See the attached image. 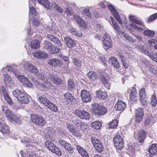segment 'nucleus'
Wrapping results in <instances>:
<instances>
[{
    "instance_id": "f257e3e1",
    "label": "nucleus",
    "mask_w": 157,
    "mask_h": 157,
    "mask_svg": "<svg viewBox=\"0 0 157 157\" xmlns=\"http://www.w3.org/2000/svg\"><path fill=\"white\" fill-rule=\"evenodd\" d=\"M43 79L44 85H43V87H41V90L43 91H46L47 90L48 87L50 86L49 85L51 84V82L56 85H60L63 83V81L54 74H50L48 79L46 78H43Z\"/></svg>"
},
{
    "instance_id": "f03ea898",
    "label": "nucleus",
    "mask_w": 157,
    "mask_h": 157,
    "mask_svg": "<svg viewBox=\"0 0 157 157\" xmlns=\"http://www.w3.org/2000/svg\"><path fill=\"white\" fill-rule=\"evenodd\" d=\"M91 109L93 113L98 116L104 115L107 112L105 107L96 103L91 104Z\"/></svg>"
},
{
    "instance_id": "7ed1b4c3",
    "label": "nucleus",
    "mask_w": 157,
    "mask_h": 157,
    "mask_svg": "<svg viewBox=\"0 0 157 157\" xmlns=\"http://www.w3.org/2000/svg\"><path fill=\"white\" fill-rule=\"evenodd\" d=\"M45 144L46 146L52 152L59 156L61 155L62 153L60 150L53 143L49 141H47L45 142Z\"/></svg>"
},
{
    "instance_id": "20e7f679",
    "label": "nucleus",
    "mask_w": 157,
    "mask_h": 157,
    "mask_svg": "<svg viewBox=\"0 0 157 157\" xmlns=\"http://www.w3.org/2000/svg\"><path fill=\"white\" fill-rule=\"evenodd\" d=\"M24 70L34 74H36L38 72L37 67L33 66L32 64L28 62L24 63L22 65Z\"/></svg>"
},
{
    "instance_id": "39448f33",
    "label": "nucleus",
    "mask_w": 157,
    "mask_h": 157,
    "mask_svg": "<svg viewBox=\"0 0 157 157\" xmlns=\"http://www.w3.org/2000/svg\"><path fill=\"white\" fill-rule=\"evenodd\" d=\"M91 141L96 150L99 152H101L103 150L104 147L100 140L95 137H92Z\"/></svg>"
},
{
    "instance_id": "423d86ee",
    "label": "nucleus",
    "mask_w": 157,
    "mask_h": 157,
    "mask_svg": "<svg viewBox=\"0 0 157 157\" xmlns=\"http://www.w3.org/2000/svg\"><path fill=\"white\" fill-rule=\"evenodd\" d=\"M37 13L35 10V8L33 7H31L29 9V17H31V15L32 16L33 18L32 20L33 21V24L36 26H38L39 25V21L37 17Z\"/></svg>"
},
{
    "instance_id": "0eeeda50",
    "label": "nucleus",
    "mask_w": 157,
    "mask_h": 157,
    "mask_svg": "<svg viewBox=\"0 0 157 157\" xmlns=\"http://www.w3.org/2000/svg\"><path fill=\"white\" fill-rule=\"evenodd\" d=\"M81 97L82 101L84 103L91 101L92 99V94L89 91L85 90H82Z\"/></svg>"
},
{
    "instance_id": "6e6552de",
    "label": "nucleus",
    "mask_w": 157,
    "mask_h": 157,
    "mask_svg": "<svg viewBox=\"0 0 157 157\" xmlns=\"http://www.w3.org/2000/svg\"><path fill=\"white\" fill-rule=\"evenodd\" d=\"M74 113L76 116L82 119L88 120L90 117V113L84 110L76 109Z\"/></svg>"
},
{
    "instance_id": "1a4fd4ad",
    "label": "nucleus",
    "mask_w": 157,
    "mask_h": 157,
    "mask_svg": "<svg viewBox=\"0 0 157 157\" xmlns=\"http://www.w3.org/2000/svg\"><path fill=\"white\" fill-rule=\"evenodd\" d=\"M107 6L119 24H122V21L120 18L117 11L116 10L114 7L110 3H109V4H107Z\"/></svg>"
},
{
    "instance_id": "9d476101",
    "label": "nucleus",
    "mask_w": 157,
    "mask_h": 157,
    "mask_svg": "<svg viewBox=\"0 0 157 157\" xmlns=\"http://www.w3.org/2000/svg\"><path fill=\"white\" fill-rule=\"evenodd\" d=\"M114 145L117 150H120L123 146V139L119 135H117L113 138Z\"/></svg>"
},
{
    "instance_id": "9b49d317",
    "label": "nucleus",
    "mask_w": 157,
    "mask_h": 157,
    "mask_svg": "<svg viewBox=\"0 0 157 157\" xmlns=\"http://www.w3.org/2000/svg\"><path fill=\"white\" fill-rule=\"evenodd\" d=\"M103 39V42L104 48L105 49L111 48L112 45V41L109 36L107 33L104 34Z\"/></svg>"
},
{
    "instance_id": "f8f14e48",
    "label": "nucleus",
    "mask_w": 157,
    "mask_h": 157,
    "mask_svg": "<svg viewBox=\"0 0 157 157\" xmlns=\"http://www.w3.org/2000/svg\"><path fill=\"white\" fill-rule=\"evenodd\" d=\"M0 131L5 134L9 133L10 131L9 127L3 120V118L0 117Z\"/></svg>"
},
{
    "instance_id": "ddd939ff",
    "label": "nucleus",
    "mask_w": 157,
    "mask_h": 157,
    "mask_svg": "<svg viewBox=\"0 0 157 157\" xmlns=\"http://www.w3.org/2000/svg\"><path fill=\"white\" fill-rule=\"evenodd\" d=\"M74 19L82 27L85 29L87 27V25L85 21L82 19L81 17L78 15L76 14H74Z\"/></svg>"
},
{
    "instance_id": "4468645a",
    "label": "nucleus",
    "mask_w": 157,
    "mask_h": 157,
    "mask_svg": "<svg viewBox=\"0 0 157 157\" xmlns=\"http://www.w3.org/2000/svg\"><path fill=\"white\" fill-rule=\"evenodd\" d=\"M100 78L105 86L109 89L110 84L109 83V76L105 72L103 73L101 75Z\"/></svg>"
},
{
    "instance_id": "2eb2a0df",
    "label": "nucleus",
    "mask_w": 157,
    "mask_h": 157,
    "mask_svg": "<svg viewBox=\"0 0 157 157\" xmlns=\"http://www.w3.org/2000/svg\"><path fill=\"white\" fill-rule=\"evenodd\" d=\"M144 114L142 108H139L136 110V122H140L142 121Z\"/></svg>"
},
{
    "instance_id": "dca6fc26",
    "label": "nucleus",
    "mask_w": 157,
    "mask_h": 157,
    "mask_svg": "<svg viewBox=\"0 0 157 157\" xmlns=\"http://www.w3.org/2000/svg\"><path fill=\"white\" fill-rule=\"evenodd\" d=\"M74 5L72 4H66L63 6L64 13L67 16H71L73 13Z\"/></svg>"
},
{
    "instance_id": "f3484780",
    "label": "nucleus",
    "mask_w": 157,
    "mask_h": 157,
    "mask_svg": "<svg viewBox=\"0 0 157 157\" xmlns=\"http://www.w3.org/2000/svg\"><path fill=\"white\" fill-rule=\"evenodd\" d=\"M4 81L6 85L10 88H13L14 86L13 81L11 80L10 77L7 74H4L3 76Z\"/></svg>"
},
{
    "instance_id": "a211bd4d",
    "label": "nucleus",
    "mask_w": 157,
    "mask_h": 157,
    "mask_svg": "<svg viewBox=\"0 0 157 157\" xmlns=\"http://www.w3.org/2000/svg\"><path fill=\"white\" fill-rule=\"evenodd\" d=\"M2 92L4 97V98L7 102L10 105L13 104V101L8 94L4 86H2L1 88Z\"/></svg>"
},
{
    "instance_id": "6ab92c4d",
    "label": "nucleus",
    "mask_w": 157,
    "mask_h": 157,
    "mask_svg": "<svg viewBox=\"0 0 157 157\" xmlns=\"http://www.w3.org/2000/svg\"><path fill=\"white\" fill-rule=\"evenodd\" d=\"M64 41L66 45L69 48H72L76 46L75 43L73 40L68 36L64 38Z\"/></svg>"
},
{
    "instance_id": "aec40b11",
    "label": "nucleus",
    "mask_w": 157,
    "mask_h": 157,
    "mask_svg": "<svg viewBox=\"0 0 157 157\" xmlns=\"http://www.w3.org/2000/svg\"><path fill=\"white\" fill-rule=\"evenodd\" d=\"M11 71H12L13 74L18 79L20 82L22 84L26 78L23 75H20V71L18 70H16V69L13 70L12 69L11 70Z\"/></svg>"
},
{
    "instance_id": "412c9836",
    "label": "nucleus",
    "mask_w": 157,
    "mask_h": 157,
    "mask_svg": "<svg viewBox=\"0 0 157 157\" xmlns=\"http://www.w3.org/2000/svg\"><path fill=\"white\" fill-rule=\"evenodd\" d=\"M47 37L51 41L56 44L60 48L62 47V44L60 40L56 36L52 34H49L48 35Z\"/></svg>"
},
{
    "instance_id": "4be33fe9",
    "label": "nucleus",
    "mask_w": 157,
    "mask_h": 157,
    "mask_svg": "<svg viewBox=\"0 0 157 157\" xmlns=\"http://www.w3.org/2000/svg\"><path fill=\"white\" fill-rule=\"evenodd\" d=\"M146 134V132L144 130H141L138 132V139L140 143H142L143 142Z\"/></svg>"
},
{
    "instance_id": "5701e85b",
    "label": "nucleus",
    "mask_w": 157,
    "mask_h": 157,
    "mask_svg": "<svg viewBox=\"0 0 157 157\" xmlns=\"http://www.w3.org/2000/svg\"><path fill=\"white\" fill-rule=\"evenodd\" d=\"M19 101L23 104H28L29 102V95L25 92H24L21 94V96L18 100Z\"/></svg>"
},
{
    "instance_id": "b1692460",
    "label": "nucleus",
    "mask_w": 157,
    "mask_h": 157,
    "mask_svg": "<svg viewBox=\"0 0 157 157\" xmlns=\"http://www.w3.org/2000/svg\"><path fill=\"white\" fill-rule=\"evenodd\" d=\"M2 110L4 112L6 116L10 121L12 119V117L14 115L10 110L7 109L3 106H2Z\"/></svg>"
},
{
    "instance_id": "393cba45",
    "label": "nucleus",
    "mask_w": 157,
    "mask_h": 157,
    "mask_svg": "<svg viewBox=\"0 0 157 157\" xmlns=\"http://www.w3.org/2000/svg\"><path fill=\"white\" fill-rule=\"evenodd\" d=\"M109 63L110 64L114 67L119 68L120 66L117 59L114 57H112L109 59Z\"/></svg>"
},
{
    "instance_id": "a878e982",
    "label": "nucleus",
    "mask_w": 157,
    "mask_h": 157,
    "mask_svg": "<svg viewBox=\"0 0 157 157\" xmlns=\"http://www.w3.org/2000/svg\"><path fill=\"white\" fill-rule=\"evenodd\" d=\"M96 97L99 99L105 100L107 98V94L105 92L98 90L96 91Z\"/></svg>"
},
{
    "instance_id": "bb28decb",
    "label": "nucleus",
    "mask_w": 157,
    "mask_h": 157,
    "mask_svg": "<svg viewBox=\"0 0 157 157\" xmlns=\"http://www.w3.org/2000/svg\"><path fill=\"white\" fill-rule=\"evenodd\" d=\"M129 20L132 22L140 25H144V23L139 19L138 18L133 15H130L129 16Z\"/></svg>"
},
{
    "instance_id": "cd10ccee",
    "label": "nucleus",
    "mask_w": 157,
    "mask_h": 157,
    "mask_svg": "<svg viewBox=\"0 0 157 157\" xmlns=\"http://www.w3.org/2000/svg\"><path fill=\"white\" fill-rule=\"evenodd\" d=\"M115 107L117 110L122 111L126 107V104L121 101H119L117 103Z\"/></svg>"
},
{
    "instance_id": "c85d7f7f",
    "label": "nucleus",
    "mask_w": 157,
    "mask_h": 157,
    "mask_svg": "<svg viewBox=\"0 0 157 157\" xmlns=\"http://www.w3.org/2000/svg\"><path fill=\"white\" fill-rule=\"evenodd\" d=\"M77 150L78 152L83 157H89L88 154L86 151L82 147L78 145H76Z\"/></svg>"
},
{
    "instance_id": "c756f323",
    "label": "nucleus",
    "mask_w": 157,
    "mask_h": 157,
    "mask_svg": "<svg viewBox=\"0 0 157 157\" xmlns=\"http://www.w3.org/2000/svg\"><path fill=\"white\" fill-rule=\"evenodd\" d=\"M148 152L152 155H155L157 154V144H153L149 148Z\"/></svg>"
},
{
    "instance_id": "7c9ffc66",
    "label": "nucleus",
    "mask_w": 157,
    "mask_h": 157,
    "mask_svg": "<svg viewBox=\"0 0 157 157\" xmlns=\"http://www.w3.org/2000/svg\"><path fill=\"white\" fill-rule=\"evenodd\" d=\"M48 63L51 66L56 67L59 65L60 61L59 59L53 58L49 59L48 61Z\"/></svg>"
},
{
    "instance_id": "2f4dec72",
    "label": "nucleus",
    "mask_w": 157,
    "mask_h": 157,
    "mask_svg": "<svg viewBox=\"0 0 157 157\" xmlns=\"http://www.w3.org/2000/svg\"><path fill=\"white\" fill-rule=\"evenodd\" d=\"M74 97L71 93L67 92L64 94V100L68 103L71 102L74 100Z\"/></svg>"
},
{
    "instance_id": "473e14b6",
    "label": "nucleus",
    "mask_w": 157,
    "mask_h": 157,
    "mask_svg": "<svg viewBox=\"0 0 157 157\" xmlns=\"http://www.w3.org/2000/svg\"><path fill=\"white\" fill-rule=\"evenodd\" d=\"M24 92L18 89H16L12 92L13 94L14 97H16L18 100L21 96V94H23Z\"/></svg>"
},
{
    "instance_id": "72a5a7b5",
    "label": "nucleus",
    "mask_w": 157,
    "mask_h": 157,
    "mask_svg": "<svg viewBox=\"0 0 157 157\" xmlns=\"http://www.w3.org/2000/svg\"><path fill=\"white\" fill-rule=\"evenodd\" d=\"M14 121L18 124H20L22 122V119L21 116L19 115H14L12 119L10 121Z\"/></svg>"
},
{
    "instance_id": "f704fd0d",
    "label": "nucleus",
    "mask_w": 157,
    "mask_h": 157,
    "mask_svg": "<svg viewBox=\"0 0 157 157\" xmlns=\"http://www.w3.org/2000/svg\"><path fill=\"white\" fill-rule=\"evenodd\" d=\"M101 123L98 121H95L91 124V126L94 129L98 130L101 127Z\"/></svg>"
},
{
    "instance_id": "c9c22d12",
    "label": "nucleus",
    "mask_w": 157,
    "mask_h": 157,
    "mask_svg": "<svg viewBox=\"0 0 157 157\" xmlns=\"http://www.w3.org/2000/svg\"><path fill=\"white\" fill-rule=\"evenodd\" d=\"M30 46L33 49H37L39 48V42L38 40H33L30 43Z\"/></svg>"
},
{
    "instance_id": "e433bc0d",
    "label": "nucleus",
    "mask_w": 157,
    "mask_h": 157,
    "mask_svg": "<svg viewBox=\"0 0 157 157\" xmlns=\"http://www.w3.org/2000/svg\"><path fill=\"white\" fill-rule=\"evenodd\" d=\"M73 62L76 69L79 70L81 66V61L79 59L75 58L74 59Z\"/></svg>"
},
{
    "instance_id": "4c0bfd02",
    "label": "nucleus",
    "mask_w": 157,
    "mask_h": 157,
    "mask_svg": "<svg viewBox=\"0 0 157 157\" xmlns=\"http://www.w3.org/2000/svg\"><path fill=\"white\" fill-rule=\"evenodd\" d=\"M40 4L46 8L49 9L50 3L48 0H40Z\"/></svg>"
},
{
    "instance_id": "58836bf2",
    "label": "nucleus",
    "mask_w": 157,
    "mask_h": 157,
    "mask_svg": "<svg viewBox=\"0 0 157 157\" xmlns=\"http://www.w3.org/2000/svg\"><path fill=\"white\" fill-rule=\"evenodd\" d=\"M144 34L147 36L150 37H153L155 35L154 32L151 30L147 29L145 30L143 32Z\"/></svg>"
},
{
    "instance_id": "ea45409f",
    "label": "nucleus",
    "mask_w": 157,
    "mask_h": 157,
    "mask_svg": "<svg viewBox=\"0 0 157 157\" xmlns=\"http://www.w3.org/2000/svg\"><path fill=\"white\" fill-rule=\"evenodd\" d=\"M50 102L49 100L43 97H40V103L45 106H47Z\"/></svg>"
},
{
    "instance_id": "a19ab883",
    "label": "nucleus",
    "mask_w": 157,
    "mask_h": 157,
    "mask_svg": "<svg viewBox=\"0 0 157 157\" xmlns=\"http://www.w3.org/2000/svg\"><path fill=\"white\" fill-rule=\"evenodd\" d=\"M149 45L151 46H153L154 48L157 49V40L152 39L148 41Z\"/></svg>"
},
{
    "instance_id": "79ce46f5",
    "label": "nucleus",
    "mask_w": 157,
    "mask_h": 157,
    "mask_svg": "<svg viewBox=\"0 0 157 157\" xmlns=\"http://www.w3.org/2000/svg\"><path fill=\"white\" fill-rule=\"evenodd\" d=\"M31 119L33 122L35 124L39 125V118L38 116L35 115H31Z\"/></svg>"
},
{
    "instance_id": "37998d69",
    "label": "nucleus",
    "mask_w": 157,
    "mask_h": 157,
    "mask_svg": "<svg viewBox=\"0 0 157 157\" xmlns=\"http://www.w3.org/2000/svg\"><path fill=\"white\" fill-rule=\"evenodd\" d=\"M52 43L49 41H45L43 43V48L45 49H50L52 47Z\"/></svg>"
},
{
    "instance_id": "c03bdc74",
    "label": "nucleus",
    "mask_w": 157,
    "mask_h": 157,
    "mask_svg": "<svg viewBox=\"0 0 157 157\" xmlns=\"http://www.w3.org/2000/svg\"><path fill=\"white\" fill-rule=\"evenodd\" d=\"M47 107L49 109L54 112H56L57 110V108L56 106L50 102Z\"/></svg>"
},
{
    "instance_id": "a18cd8bd",
    "label": "nucleus",
    "mask_w": 157,
    "mask_h": 157,
    "mask_svg": "<svg viewBox=\"0 0 157 157\" xmlns=\"http://www.w3.org/2000/svg\"><path fill=\"white\" fill-rule=\"evenodd\" d=\"M64 148L66 150L68 151L69 153H72L74 152V150L71 144L67 142Z\"/></svg>"
},
{
    "instance_id": "49530a36",
    "label": "nucleus",
    "mask_w": 157,
    "mask_h": 157,
    "mask_svg": "<svg viewBox=\"0 0 157 157\" xmlns=\"http://www.w3.org/2000/svg\"><path fill=\"white\" fill-rule=\"evenodd\" d=\"M71 33L75 35H77L79 37H81L82 36V33L81 32H77L76 29L73 28H71L70 30Z\"/></svg>"
},
{
    "instance_id": "de8ad7c7",
    "label": "nucleus",
    "mask_w": 157,
    "mask_h": 157,
    "mask_svg": "<svg viewBox=\"0 0 157 157\" xmlns=\"http://www.w3.org/2000/svg\"><path fill=\"white\" fill-rule=\"evenodd\" d=\"M110 18L111 19V21L113 26V28H114V29L116 30V31L118 32L119 29V26L117 25V23L115 21L113 17H110Z\"/></svg>"
},
{
    "instance_id": "09e8293b",
    "label": "nucleus",
    "mask_w": 157,
    "mask_h": 157,
    "mask_svg": "<svg viewBox=\"0 0 157 157\" xmlns=\"http://www.w3.org/2000/svg\"><path fill=\"white\" fill-rule=\"evenodd\" d=\"M136 93L135 91H131L130 94V100L132 101H136L137 97L136 96Z\"/></svg>"
},
{
    "instance_id": "8fccbe9b",
    "label": "nucleus",
    "mask_w": 157,
    "mask_h": 157,
    "mask_svg": "<svg viewBox=\"0 0 157 157\" xmlns=\"http://www.w3.org/2000/svg\"><path fill=\"white\" fill-rule=\"evenodd\" d=\"M48 75L49 76L48 78H47L48 77L45 76V77H44V75H42V74H41L40 75V83H41V84H40V90H41V87H43V85H44V79L43 78H46L47 79L49 78V75H48Z\"/></svg>"
},
{
    "instance_id": "3c124183",
    "label": "nucleus",
    "mask_w": 157,
    "mask_h": 157,
    "mask_svg": "<svg viewBox=\"0 0 157 157\" xmlns=\"http://www.w3.org/2000/svg\"><path fill=\"white\" fill-rule=\"evenodd\" d=\"M22 84L24 86L29 88H31L33 87V84L27 78L25 79Z\"/></svg>"
},
{
    "instance_id": "603ef678",
    "label": "nucleus",
    "mask_w": 157,
    "mask_h": 157,
    "mask_svg": "<svg viewBox=\"0 0 157 157\" xmlns=\"http://www.w3.org/2000/svg\"><path fill=\"white\" fill-rule=\"evenodd\" d=\"M87 77L90 79L93 80L95 79L96 77V73L94 71H90L87 74Z\"/></svg>"
},
{
    "instance_id": "864d4df0",
    "label": "nucleus",
    "mask_w": 157,
    "mask_h": 157,
    "mask_svg": "<svg viewBox=\"0 0 157 157\" xmlns=\"http://www.w3.org/2000/svg\"><path fill=\"white\" fill-rule=\"evenodd\" d=\"M68 88L71 90L75 88V84L71 79H69L68 81Z\"/></svg>"
},
{
    "instance_id": "5fc2aeb1",
    "label": "nucleus",
    "mask_w": 157,
    "mask_h": 157,
    "mask_svg": "<svg viewBox=\"0 0 157 157\" xmlns=\"http://www.w3.org/2000/svg\"><path fill=\"white\" fill-rule=\"evenodd\" d=\"M157 18V13H155L149 17L147 19V21L148 23H150Z\"/></svg>"
},
{
    "instance_id": "6e6d98bb",
    "label": "nucleus",
    "mask_w": 157,
    "mask_h": 157,
    "mask_svg": "<svg viewBox=\"0 0 157 157\" xmlns=\"http://www.w3.org/2000/svg\"><path fill=\"white\" fill-rule=\"evenodd\" d=\"M151 103L153 106H155L157 105V100L156 99V96L154 94L152 96Z\"/></svg>"
},
{
    "instance_id": "4d7b16f0",
    "label": "nucleus",
    "mask_w": 157,
    "mask_h": 157,
    "mask_svg": "<svg viewBox=\"0 0 157 157\" xmlns=\"http://www.w3.org/2000/svg\"><path fill=\"white\" fill-rule=\"evenodd\" d=\"M109 126L111 128H114L116 127L118 125L117 120H113L112 122H110L109 123Z\"/></svg>"
},
{
    "instance_id": "13d9d810",
    "label": "nucleus",
    "mask_w": 157,
    "mask_h": 157,
    "mask_svg": "<svg viewBox=\"0 0 157 157\" xmlns=\"http://www.w3.org/2000/svg\"><path fill=\"white\" fill-rule=\"evenodd\" d=\"M49 50L50 53L52 54L58 52L59 51V48L53 46V45Z\"/></svg>"
},
{
    "instance_id": "bf43d9fd",
    "label": "nucleus",
    "mask_w": 157,
    "mask_h": 157,
    "mask_svg": "<svg viewBox=\"0 0 157 157\" xmlns=\"http://www.w3.org/2000/svg\"><path fill=\"white\" fill-rule=\"evenodd\" d=\"M82 13L88 18H90L91 17L90 12L88 9L86 8L84 9L82 11Z\"/></svg>"
},
{
    "instance_id": "052dcab7",
    "label": "nucleus",
    "mask_w": 157,
    "mask_h": 157,
    "mask_svg": "<svg viewBox=\"0 0 157 157\" xmlns=\"http://www.w3.org/2000/svg\"><path fill=\"white\" fill-rule=\"evenodd\" d=\"M31 141L30 139H29L28 137H25V140H21V142L24 143V144L26 146H30V144L29 142Z\"/></svg>"
},
{
    "instance_id": "680f3d73",
    "label": "nucleus",
    "mask_w": 157,
    "mask_h": 157,
    "mask_svg": "<svg viewBox=\"0 0 157 157\" xmlns=\"http://www.w3.org/2000/svg\"><path fill=\"white\" fill-rule=\"evenodd\" d=\"M67 128L68 129L70 132H71L73 135L76 136V133L75 129L73 128V126L69 124H67Z\"/></svg>"
},
{
    "instance_id": "e2e57ef3",
    "label": "nucleus",
    "mask_w": 157,
    "mask_h": 157,
    "mask_svg": "<svg viewBox=\"0 0 157 157\" xmlns=\"http://www.w3.org/2000/svg\"><path fill=\"white\" fill-rule=\"evenodd\" d=\"M140 103L142 105L144 106L147 105V104L148 103L147 99V97L143 98H140Z\"/></svg>"
},
{
    "instance_id": "0e129e2a",
    "label": "nucleus",
    "mask_w": 157,
    "mask_h": 157,
    "mask_svg": "<svg viewBox=\"0 0 157 157\" xmlns=\"http://www.w3.org/2000/svg\"><path fill=\"white\" fill-rule=\"evenodd\" d=\"M139 96L140 98H143L146 97L144 88H142L140 90L139 93Z\"/></svg>"
},
{
    "instance_id": "69168bd1",
    "label": "nucleus",
    "mask_w": 157,
    "mask_h": 157,
    "mask_svg": "<svg viewBox=\"0 0 157 157\" xmlns=\"http://www.w3.org/2000/svg\"><path fill=\"white\" fill-rule=\"evenodd\" d=\"M74 124L79 128L80 126L81 125L82 122L78 119H76L73 121Z\"/></svg>"
},
{
    "instance_id": "338daca9",
    "label": "nucleus",
    "mask_w": 157,
    "mask_h": 157,
    "mask_svg": "<svg viewBox=\"0 0 157 157\" xmlns=\"http://www.w3.org/2000/svg\"><path fill=\"white\" fill-rule=\"evenodd\" d=\"M59 56H60V59H62L66 62V63L67 64H68L69 63V58L67 56H64L62 54H60Z\"/></svg>"
},
{
    "instance_id": "774afa93",
    "label": "nucleus",
    "mask_w": 157,
    "mask_h": 157,
    "mask_svg": "<svg viewBox=\"0 0 157 157\" xmlns=\"http://www.w3.org/2000/svg\"><path fill=\"white\" fill-rule=\"evenodd\" d=\"M147 54H148V56L151 59H152L153 60L155 61L156 62H157V53L155 55H154L153 56L152 55H151L150 53L149 52H146Z\"/></svg>"
}]
</instances>
